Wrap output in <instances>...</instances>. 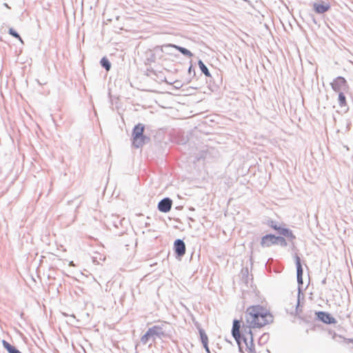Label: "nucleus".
Masks as SVG:
<instances>
[{"mask_svg":"<svg viewBox=\"0 0 353 353\" xmlns=\"http://www.w3.org/2000/svg\"><path fill=\"white\" fill-rule=\"evenodd\" d=\"M245 319L249 326L244 329L242 338L247 345L248 341L250 343L253 341L251 327H261L273 321L272 315L259 305L250 306L247 309Z\"/></svg>","mask_w":353,"mask_h":353,"instance_id":"obj_1","label":"nucleus"},{"mask_svg":"<svg viewBox=\"0 0 353 353\" xmlns=\"http://www.w3.org/2000/svg\"><path fill=\"white\" fill-rule=\"evenodd\" d=\"M11 353H21V352L17 348H16Z\"/></svg>","mask_w":353,"mask_h":353,"instance_id":"obj_26","label":"nucleus"},{"mask_svg":"<svg viewBox=\"0 0 353 353\" xmlns=\"http://www.w3.org/2000/svg\"><path fill=\"white\" fill-rule=\"evenodd\" d=\"M8 34L14 37L15 39H20L19 34L13 28H9Z\"/></svg>","mask_w":353,"mask_h":353,"instance_id":"obj_21","label":"nucleus"},{"mask_svg":"<svg viewBox=\"0 0 353 353\" xmlns=\"http://www.w3.org/2000/svg\"><path fill=\"white\" fill-rule=\"evenodd\" d=\"M172 205V199L168 197H165L159 202L157 208L160 212L167 213L170 211Z\"/></svg>","mask_w":353,"mask_h":353,"instance_id":"obj_5","label":"nucleus"},{"mask_svg":"<svg viewBox=\"0 0 353 353\" xmlns=\"http://www.w3.org/2000/svg\"><path fill=\"white\" fill-rule=\"evenodd\" d=\"M198 64H199V66L201 70V72L206 76V77H210V73L209 72V70L208 68H207V66L204 64V63L201 61V60H199V62H198Z\"/></svg>","mask_w":353,"mask_h":353,"instance_id":"obj_13","label":"nucleus"},{"mask_svg":"<svg viewBox=\"0 0 353 353\" xmlns=\"http://www.w3.org/2000/svg\"><path fill=\"white\" fill-rule=\"evenodd\" d=\"M347 340H348L349 343H352L353 342V339H349Z\"/></svg>","mask_w":353,"mask_h":353,"instance_id":"obj_29","label":"nucleus"},{"mask_svg":"<svg viewBox=\"0 0 353 353\" xmlns=\"http://www.w3.org/2000/svg\"><path fill=\"white\" fill-rule=\"evenodd\" d=\"M275 245H279L281 247H286L288 245L286 240L283 236H275Z\"/></svg>","mask_w":353,"mask_h":353,"instance_id":"obj_16","label":"nucleus"},{"mask_svg":"<svg viewBox=\"0 0 353 353\" xmlns=\"http://www.w3.org/2000/svg\"><path fill=\"white\" fill-rule=\"evenodd\" d=\"M295 263H296V278H297V282L299 285L303 284V268L301 263V259L300 257L298 256H296L295 257Z\"/></svg>","mask_w":353,"mask_h":353,"instance_id":"obj_9","label":"nucleus"},{"mask_svg":"<svg viewBox=\"0 0 353 353\" xmlns=\"http://www.w3.org/2000/svg\"><path fill=\"white\" fill-rule=\"evenodd\" d=\"M21 43H23L22 38L20 37V39H17Z\"/></svg>","mask_w":353,"mask_h":353,"instance_id":"obj_28","label":"nucleus"},{"mask_svg":"<svg viewBox=\"0 0 353 353\" xmlns=\"http://www.w3.org/2000/svg\"><path fill=\"white\" fill-rule=\"evenodd\" d=\"M241 322L239 320H234L233 321V325L232 328V334L236 341H239L241 338L240 334Z\"/></svg>","mask_w":353,"mask_h":353,"instance_id":"obj_11","label":"nucleus"},{"mask_svg":"<svg viewBox=\"0 0 353 353\" xmlns=\"http://www.w3.org/2000/svg\"><path fill=\"white\" fill-rule=\"evenodd\" d=\"M339 103L340 106H345L346 105V98L343 92H339Z\"/></svg>","mask_w":353,"mask_h":353,"instance_id":"obj_18","label":"nucleus"},{"mask_svg":"<svg viewBox=\"0 0 353 353\" xmlns=\"http://www.w3.org/2000/svg\"><path fill=\"white\" fill-rule=\"evenodd\" d=\"M332 88L337 92L347 90L348 85L346 80L342 77H336L331 83Z\"/></svg>","mask_w":353,"mask_h":353,"instance_id":"obj_4","label":"nucleus"},{"mask_svg":"<svg viewBox=\"0 0 353 353\" xmlns=\"http://www.w3.org/2000/svg\"><path fill=\"white\" fill-rule=\"evenodd\" d=\"M313 8H314V10L317 14H323L330 10V6L328 3H314Z\"/></svg>","mask_w":353,"mask_h":353,"instance_id":"obj_10","label":"nucleus"},{"mask_svg":"<svg viewBox=\"0 0 353 353\" xmlns=\"http://www.w3.org/2000/svg\"><path fill=\"white\" fill-rule=\"evenodd\" d=\"M323 283H325V279L322 281Z\"/></svg>","mask_w":353,"mask_h":353,"instance_id":"obj_30","label":"nucleus"},{"mask_svg":"<svg viewBox=\"0 0 353 353\" xmlns=\"http://www.w3.org/2000/svg\"><path fill=\"white\" fill-rule=\"evenodd\" d=\"M82 349H83V351H84L85 352H85V348H84V347H82Z\"/></svg>","mask_w":353,"mask_h":353,"instance_id":"obj_31","label":"nucleus"},{"mask_svg":"<svg viewBox=\"0 0 353 353\" xmlns=\"http://www.w3.org/2000/svg\"><path fill=\"white\" fill-rule=\"evenodd\" d=\"M301 294V289L299 288V292H298V301H297V305H296V310H298V307L300 304V295Z\"/></svg>","mask_w":353,"mask_h":353,"instance_id":"obj_24","label":"nucleus"},{"mask_svg":"<svg viewBox=\"0 0 353 353\" xmlns=\"http://www.w3.org/2000/svg\"><path fill=\"white\" fill-rule=\"evenodd\" d=\"M163 48H174L177 49L183 55H185L188 57H191L193 56V54L189 50H188L187 48H183V47L170 44V45L163 46Z\"/></svg>","mask_w":353,"mask_h":353,"instance_id":"obj_12","label":"nucleus"},{"mask_svg":"<svg viewBox=\"0 0 353 353\" xmlns=\"http://www.w3.org/2000/svg\"><path fill=\"white\" fill-rule=\"evenodd\" d=\"M275 235L274 234H266L261 238V245L263 248L270 247L272 245H275Z\"/></svg>","mask_w":353,"mask_h":353,"instance_id":"obj_8","label":"nucleus"},{"mask_svg":"<svg viewBox=\"0 0 353 353\" xmlns=\"http://www.w3.org/2000/svg\"><path fill=\"white\" fill-rule=\"evenodd\" d=\"M199 331L202 343H208V336L206 335L205 331L203 329H199Z\"/></svg>","mask_w":353,"mask_h":353,"instance_id":"obj_19","label":"nucleus"},{"mask_svg":"<svg viewBox=\"0 0 353 353\" xmlns=\"http://www.w3.org/2000/svg\"><path fill=\"white\" fill-rule=\"evenodd\" d=\"M174 250L177 257H182L185 253V245L183 241L176 239L174 243Z\"/></svg>","mask_w":353,"mask_h":353,"instance_id":"obj_6","label":"nucleus"},{"mask_svg":"<svg viewBox=\"0 0 353 353\" xmlns=\"http://www.w3.org/2000/svg\"><path fill=\"white\" fill-rule=\"evenodd\" d=\"M192 70H194V69L192 68V65H190V68H189V69H188V72H189V73H190V74L191 73Z\"/></svg>","mask_w":353,"mask_h":353,"instance_id":"obj_27","label":"nucleus"},{"mask_svg":"<svg viewBox=\"0 0 353 353\" xmlns=\"http://www.w3.org/2000/svg\"><path fill=\"white\" fill-rule=\"evenodd\" d=\"M2 345L8 353H11L13 350H14L17 348L15 346L12 345L6 340H2Z\"/></svg>","mask_w":353,"mask_h":353,"instance_id":"obj_15","label":"nucleus"},{"mask_svg":"<svg viewBox=\"0 0 353 353\" xmlns=\"http://www.w3.org/2000/svg\"><path fill=\"white\" fill-rule=\"evenodd\" d=\"M288 228H281V227H279L278 229L276 230V231L278 232V233L280 234V235H283L285 234V231L287 230Z\"/></svg>","mask_w":353,"mask_h":353,"instance_id":"obj_23","label":"nucleus"},{"mask_svg":"<svg viewBox=\"0 0 353 353\" xmlns=\"http://www.w3.org/2000/svg\"><path fill=\"white\" fill-rule=\"evenodd\" d=\"M208 343H202L205 350H206L207 352L210 353V350H209V347H208Z\"/></svg>","mask_w":353,"mask_h":353,"instance_id":"obj_25","label":"nucleus"},{"mask_svg":"<svg viewBox=\"0 0 353 353\" xmlns=\"http://www.w3.org/2000/svg\"><path fill=\"white\" fill-rule=\"evenodd\" d=\"M100 63L101 66L104 68L107 71L110 70L111 63L106 57H103L100 61Z\"/></svg>","mask_w":353,"mask_h":353,"instance_id":"obj_14","label":"nucleus"},{"mask_svg":"<svg viewBox=\"0 0 353 353\" xmlns=\"http://www.w3.org/2000/svg\"><path fill=\"white\" fill-rule=\"evenodd\" d=\"M268 225L272 228L274 229L275 230H276L279 228V226H277L276 223L274 221H270L268 223Z\"/></svg>","mask_w":353,"mask_h":353,"instance_id":"obj_22","label":"nucleus"},{"mask_svg":"<svg viewBox=\"0 0 353 353\" xmlns=\"http://www.w3.org/2000/svg\"><path fill=\"white\" fill-rule=\"evenodd\" d=\"M316 316L319 320L327 324H333L336 323V320L330 314L325 312H318Z\"/></svg>","mask_w":353,"mask_h":353,"instance_id":"obj_7","label":"nucleus"},{"mask_svg":"<svg viewBox=\"0 0 353 353\" xmlns=\"http://www.w3.org/2000/svg\"><path fill=\"white\" fill-rule=\"evenodd\" d=\"M283 236L289 239L291 241L295 239V236L293 234L292 232L289 229H287L285 231V234H283Z\"/></svg>","mask_w":353,"mask_h":353,"instance_id":"obj_20","label":"nucleus"},{"mask_svg":"<svg viewBox=\"0 0 353 353\" xmlns=\"http://www.w3.org/2000/svg\"><path fill=\"white\" fill-rule=\"evenodd\" d=\"M150 341H152V337L150 336L148 332L147 331L141 338V342L143 345H146L150 342Z\"/></svg>","mask_w":353,"mask_h":353,"instance_id":"obj_17","label":"nucleus"},{"mask_svg":"<svg viewBox=\"0 0 353 353\" xmlns=\"http://www.w3.org/2000/svg\"><path fill=\"white\" fill-rule=\"evenodd\" d=\"M144 125L141 123L136 125L133 129V145L137 148H141L145 144V141L149 139L143 134Z\"/></svg>","mask_w":353,"mask_h":353,"instance_id":"obj_2","label":"nucleus"},{"mask_svg":"<svg viewBox=\"0 0 353 353\" xmlns=\"http://www.w3.org/2000/svg\"><path fill=\"white\" fill-rule=\"evenodd\" d=\"M167 325L166 323H161L155 325L148 330L150 336L152 337V342H154L157 339H161L167 335L165 328Z\"/></svg>","mask_w":353,"mask_h":353,"instance_id":"obj_3","label":"nucleus"}]
</instances>
